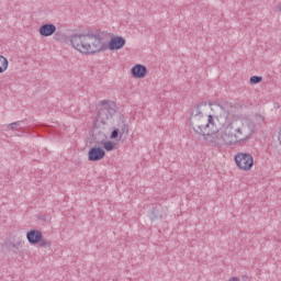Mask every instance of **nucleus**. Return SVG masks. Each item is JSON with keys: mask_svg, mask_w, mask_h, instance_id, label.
<instances>
[{"mask_svg": "<svg viewBox=\"0 0 281 281\" xmlns=\"http://www.w3.org/2000/svg\"><path fill=\"white\" fill-rule=\"evenodd\" d=\"M122 113L116 112L115 102L113 101H102L101 109L97 115V122L102 124V126H109V124H113V120L117 119V115Z\"/></svg>", "mask_w": 281, "mask_h": 281, "instance_id": "20e7f679", "label": "nucleus"}, {"mask_svg": "<svg viewBox=\"0 0 281 281\" xmlns=\"http://www.w3.org/2000/svg\"><path fill=\"white\" fill-rule=\"evenodd\" d=\"M277 10H278L279 12H281V4H279V5L277 7Z\"/></svg>", "mask_w": 281, "mask_h": 281, "instance_id": "5701e85b", "label": "nucleus"}, {"mask_svg": "<svg viewBox=\"0 0 281 281\" xmlns=\"http://www.w3.org/2000/svg\"><path fill=\"white\" fill-rule=\"evenodd\" d=\"M226 128L233 140V145L238 146L240 142H247L256 133V123L249 117H240L226 124Z\"/></svg>", "mask_w": 281, "mask_h": 281, "instance_id": "f03ea898", "label": "nucleus"}, {"mask_svg": "<svg viewBox=\"0 0 281 281\" xmlns=\"http://www.w3.org/2000/svg\"><path fill=\"white\" fill-rule=\"evenodd\" d=\"M37 244L40 247H43L44 249L52 247V240L43 238V235L41 236V240H38Z\"/></svg>", "mask_w": 281, "mask_h": 281, "instance_id": "dca6fc26", "label": "nucleus"}, {"mask_svg": "<svg viewBox=\"0 0 281 281\" xmlns=\"http://www.w3.org/2000/svg\"><path fill=\"white\" fill-rule=\"evenodd\" d=\"M7 128H10V131H14L16 128H23V125H21V121L13 122L7 126Z\"/></svg>", "mask_w": 281, "mask_h": 281, "instance_id": "a211bd4d", "label": "nucleus"}, {"mask_svg": "<svg viewBox=\"0 0 281 281\" xmlns=\"http://www.w3.org/2000/svg\"><path fill=\"white\" fill-rule=\"evenodd\" d=\"M221 110H223V106H221L220 104H212V102L201 101L194 106L191 113L210 119V117H216V113H214L213 111H221Z\"/></svg>", "mask_w": 281, "mask_h": 281, "instance_id": "0eeeda50", "label": "nucleus"}, {"mask_svg": "<svg viewBox=\"0 0 281 281\" xmlns=\"http://www.w3.org/2000/svg\"><path fill=\"white\" fill-rule=\"evenodd\" d=\"M124 45H126V40L124 37H112L109 42L108 49H111V52H115L117 49H122Z\"/></svg>", "mask_w": 281, "mask_h": 281, "instance_id": "9d476101", "label": "nucleus"}, {"mask_svg": "<svg viewBox=\"0 0 281 281\" xmlns=\"http://www.w3.org/2000/svg\"><path fill=\"white\" fill-rule=\"evenodd\" d=\"M131 71L133 78H146V74H148V68H146V66L144 65L136 64Z\"/></svg>", "mask_w": 281, "mask_h": 281, "instance_id": "ddd939ff", "label": "nucleus"}, {"mask_svg": "<svg viewBox=\"0 0 281 281\" xmlns=\"http://www.w3.org/2000/svg\"><path fill=\"white\" fill-rule=\"evenodd\" d=\"M95 144L103 146V148L108 151L115 150V144L111 140L106 142V135H102V139H98V136H94Z\"/></svg>", "mask_w": 281, "mask_h": 281, "instance_id": "4468645a", "label": "nucleus"}, {"mask_svg": "<svg viewBox=\"0 0 281 281\" xmlns=\"http://www.w3.org/2000/svg\"><path fill=\"white\" fill-rule=\"evenodd\" d=\"M205 139L211 146H234L227 125H223L222 132H215L211 134H205Z\"/></svg>", "mask_w": 281, "mask_h": 281, "instance_id": "39448f33", "label": "nucleus"}, {"mask_svg": "<svg viewBox=\"0 0 281 281\" xmlns=\"http://www.w3.org/2000/svg\"><path fill=\"white\" fill-rule=\"evenodd\" d=\"M235 162L240 170L247 172L250 168H254V156L247 153H239L235 156Z\"/></svg>", "mask_w": 281, "mask_h": 281, "instance_id": "6e6552de", "label": "nucleus"}, {"mask_svg": "<svg viewBox=\"0 0 281 281\" xmlns=\"http://www.w3.org/2000/svg\"><path fill=\"white\" fill-rule=\"evenodd\" d=\"M8 58H5L3 55H0V74H3L5 69H8Z\"/></svg>", "mask_w": 281, "mask_h": 281, "instance_id": "2eb2a0df", "label": "nucleus"}, {"mask_svg": "<svg viewBox=\"0 0 281 281\" xmlns=\"http://www.w3.org/2000/svg\"><path fill=\"white\" fill-rule=\"evenodd\" d=\"M21 245H22L21 240H18L15 244H11V247H13V249H19Z\"/></svg>", "mask_w": 281, "mask_h": 281, "instance_id": "412c9836", "label": "nucleus"}, {"mask_svg": "<svg viewBox=\"0 0 281 281\" xmlns=\"http://www.w3.org/2000/svg\"><path fill=\"white\" fill-rule=\"evenodd\" d=\"M252 120L254 124H262L265 122V116L256 114Z\"/></svg>", "mask_w": 281, "mask_h": 281, "instance_id": "6ab92c4d", "label": "nucleus"}, {"mask_svg": "<svg viewBox=\"0 0 281 281\" xmlns=\"http://www.w3.org/2000/svg\"><path fill=\"white\" fill-rule=\"evenodd\" d=\"M229 281H240V279H238V277H232Z\"/></svg>", "mask_w": 281, "mask_h": 281, "instance_id": "4be33fe9", "label": "nucleus"}, {"mask_svg": "<svg viewBox=\"0 0 281 281\" xmlns=\"http://www.w3.org/2000/svg\"><path fill=\"white\" fill-rule=\"evenodd\" d=\"M111 124L113 125V131L110 134V139L120 142L122 137L128 135L130 126L124 114H116V119Z\"/></svg>", "mask_w": 281, "mask_h": 281, "instance_id": "423d86ee", "label": "nucleus"}, {"mask_svg": "<svg viewBox=\"0 0 281 281\" xmlns=\"http://www.w3.org/2000/svg\"><path fill=\"white\" fill-rule=\"evenodd\" d=\"M164 215L160 213L159 209H154L151 212L150 220L157 221V218H161Z\"/></svg>", "mask_w": 281, "mask_h": 281, "instance_id": "f3484780", "label": "nucleus"}, {"mask_svg": "<svg viewBox=\"0 0 281 281\" xmlns=\"http://www.w3.org/2000/svg\"><path fill=\"white\" fill-rule=\"evenodd\" d=\"M192 131L196 135H210L212 133H218L221 131V122H218V116H201V114H195L191 112L190 122Z\"/></svg>", "mask_w": 281, "mask_h": 281, "instance_id": "7ed1b4c3", "label": "nucleus"}, {"mask_svg": "<svg viewBox=\"0 0 281 281\" xmlns=\"http://www.w3.org/2000/svg\"><path fill=\"white\" fill-rule=\"evenodd\" d=\"M38 33L44 37L53 36V34H56V25L52 23L43 24L38 29Z\"/></svg>", "mask_w": 281, "mask_h": 281, "instance_id": "9b49d317", "label": "nucleus"}, {"mask_svg": "<svg viewBox=\"0 0 281 281\" xmlns=\"http://www.w3.org/2000/svg\"><path fill=\"white\" fill-rule=\"evenodd\" d=\"M42 236L43 233L38 229H31L26 233V239L30 245H38V240H41Z\"/></svg>", "mask_w": 281, "mask_h": 281, "instance_id": "f8f14e48", "label": "nucleus"}, {"mask_svg": "<svg viewBox=\"0 0 281 281\" xmlns=\"http://www.w3.org/2000/svg\"><path fill=\"white\" fill-rule=\"evenodd\" d=\"M104 155H106V151L103 148L92 147L88 151V159L89 161H100V159H104Z\"/></svg>", "mask_w": 281, "mask_h": 281, "instance_id": "1a4fd4ad", "label": "nucleus"}, {"mask_svg": "<svg viewBox=\"0 0 281 281\" xmlns=\"http://www.w3.org/2000/svg\"><path fill=\"white\" fill-rule=\"evenodd\" d=\"M250 85H259V82H262V77L260 76H252L249 80Z\"/></svg>", "mask_w": 281, "mask_h": 281, "instance_id": "aec40b11", "label": "nucleus"}, {"mask_svg": "<svg viewBox=\"0 0 281 281\" xmlns=\"http://www.w3.org/2000/svg\"><path fill=\"white\" fill-rule=\"evenodd\" d=\"M70 43L77 52L86 56H93L100 52H106L109 45L102 41L100 33L74 34L70 36Z\"/></svg>", "mask_w": 281, "mask_h": 281, "instance_id": "f257e3e1", "label": "nucleus"}]
</instances>
